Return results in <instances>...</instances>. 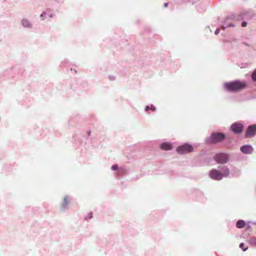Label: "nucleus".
I'll list each match as a JSON object with an SVG mask.
<instances>
[{"label":"nucleus","instance_id":"12","mask_svg":"<svg viewBox=\"0 0 256 256\" xmlns=\"http://www.w3.org/2000/svg\"><path fill=\"white\" fill-rule=\"evenodd\" d=\"M68 202L67 198H64L62 204V207L64 208H65L68 205Z\"/></svg>","mask_w":256,"mask_h":256},{"label":"nucleus","instance_id":"6","mask_svg":"<svg viewBox=\"0 0 256 256\" xmlns=\"http://www.w3.org/2000/svg\"><path fill=\"white\" fill-rule=\"evenodd\" d=\"M230 128L236 134H239L242 131L244 126L242 124L236 122L231 126Z\"/></svg>","mask_w":256,"mask_h":256},{"label":"nucleus","instance_id":"18","mask_svg":"<svg viewBox=\"0 0 256 256\" xmlns=\"http://www.w3.org/2000/svg\"><path fill=\"white\" fill-rule=\"evenodd\" d=\"M88 218H92V213H91V212H90V213H89V214H88Z\"/></svg>","mask_w":256,"mask_h":256},{"label":"nucleus","instance_id":"22","mask_svg":"<svg viewBox=\"0 0 256 256\" xmlns=\"http://www.w3.org/2000/svg\"><path fill=\"white\" fill-rule=\"evenodd\" d=\"M90 132H88V135H89V136H90Z\"/></svg>","mask_w":256,"mask_h":256},{"label":"nucleus","instance_id":"4","mask_svg":"<svg viewBox=\"0 0 256 256\" xmlns=\"http://www.w3.org/2000/svg\"><path fill=\"white\" fill-rule=\"evenodd\" d=\"M192 146L187 144L179 146L176 148L178 153L180 154H184L187 152H189L192 150Z\"/></svg>","mask_w":256,"mask_h":256},{"label":"nucleus","instance_id":"14","mask_svg":"<svg viewBox=\"0 0 256 256\" xmlns=\"http://www.w3.org/2000/svg\"><path fill=\"white\" fill-rule=\"evenodd\" d=\"M252 78L254 81L256 82V70L252 72Z\"/></svg>","mask_w":256,"mask_h":256},{"label":"nucleus","instance_id":"11","mask_svg":"<svg viewBox=\"0 0 256 256\" xmlns=\"http://www.w3.org/2000/svg\"><path fill=\"white\" fill-rule=\"evenodd\" d=\"M22 24L25 27H30V24L29 21L26 19L22 20Z\"/></svg>","mask_w":256,"mask_h":256},{"label":"nucleus","instance_id":"2","mask_svg":"<svg viewBox=\"0 0 256 256\" xmlns=\"http://www.w3.org/2000/svg\"><path fill=\"white\" fill-rule=\"evenodd\" d=\"M230 170L226 166H224L222 168V172H220L216 169H212L209 173V176L210 178L213 180H220L222 179L223 177H226L229 175Z\"/></svg>","mask_w":256,"mask_h":256},{"label":"nucleus","instance_id":"8","mask_svg":"<svg viewBox=\"0 0 256 256\" xmlns=\"http://www.w3.org/2000/svg\"><path fill=\"white\" fill-rule=\"evenodd\" d=\"M241 151L245 154H249L252 152V148L248 145L244 146L240 148Z\"/></svg>","mask_w":256,"mask_h":256},{"label":"nucleus","instance_id":"1","mask_svg":"<svg viewBox=\"0 0 256 256\" xmlns=\"http://www.w3.org/2000/svg\"><path fill=\"white\" fill-rule=\"evenodd\" d=\"M247 86L245 81L234 80L224 84V88L228 91L236 92L244 89Z\"/></svg>","mask_w":256,"mask_h":256},{"label":"nucleus","instance_id":"20","mask_svg":"<svg viewBox=\"0 0 256 256\" xmlns=\"http://www.w3.org/2000/svg\"><path fill=\"white\" fill-rule=\"evenodd\" d=\"M46 14V13H42V14H41V16L42 17L43 16H44V15Z\"/></svg>","mask_w":256,"mask_h":256},{"label":"nucleus","instance_id":"16","mask_svg":"<svg viewBox=\"0 0 256 256\" xmlns=\"http://www.w3.org/2000/svg\"><path fill=\"white\" fill-rule=\"evenodd\" d=\"M246 25H247V22H242V27H245V26H246Z\"/></svg>","mask_w":256,"mask_h":256},{"label":"nucleus","instance_id":"10","mask_svg":"<svg viewBox=\"0 0 256 256\" xmlns=\"http://www.w3.org/2000/svg\"><path fill=\"white\" fill-rule=\"evenodd\" d=\"M236 227L239 228H242L246 226V222L243 220H239L236 222Z\"/></svg>","mask_w":256,"mask_h":256},{"label":"nucleus","instance_id":"21","mask_svg":"<svg viewBox=\"0 0 256 256\" xmlns=\"http://www.w3.org/2000/svg\"><path fill=\"white\" fill-rule=\"evenodd\" d=\"M229 26H234V25L232 24H230Z\"/></svg>","mask_w":256,"mask_h":256},{"label":"nucleus","instance_id":"9","mask_svg":"<svg viewBox=\"0 0 256 256\" xmlns=\"http://www.w3.org/2000/svg\"><path fill=\"white\" fill-rule=\"evenodd\" d=\"M160 148L163 150H168L172 149V145L168 142H164L160 146Z\"/></svg>","mask_w":256,"mask_h":256},{"label":"nucleus","instance_id":"19","mask_svg":"<svg viewBox=\"0 0 256 256\" xmlns=\"http://www.w3.org/2000/svg\"><path fill=\"white\" fill-rule=\"evenodd\" d=\"M168 4L166 2L164 4V8H167L168 7Z\"/></svg>","mask_w":256,"mask_h":256},{"label":"nucleus","instance_id":"17","mask_svg":"<svg viewBox=\"0 0 256 256\" xmlns=\"http://www.w3.org/2000/svg\"><path fill=\"white\" fill-rule=\"evenodd\" d=\"M220 32V29L219 28H217L216 31H215V34H218V33Z\"/></svg>","mask_w":256,"mask_h":256},{"label":"nucleus","instance_id":"15","mask_svg":"<svg viewBox=\"0 0 256 256\" xmlns=\"http://www.w3.org/2000/svg\"><path fill=\"white\" fill-rule=\"evenodd\" d=\"M118 165H116V164L113 165L112 166V169L114 170H117L118 169Z\"/></svg>","mask_w":256,"mask_h":256},{"label":"nucleus","instance_id":"13","mask_svg":"<svg viewBox=\"0 0 256 256\" xmlns=\"http://www.w3.org/2000/svg\"><path fill=\"white\" fill-rule=\"evenodd\" d=\"M240 248H241L243 251H246L248 249V247H245L244 244V243H241L240 244Z\"/></svg>","mask_w":256,"mask_h":256},{"label":"nucleus","instance_id":"7","mask_svg":"<svg viewBox=\"0 0 256 256\" xmlns=\"http://www.w3.org/2000/svg\"><path fill=\"white\" fill-rule=\"evenodd\" d=\"M256 134V126L252 125L250 126L246 132V137L251 138Z\"/></svg>","mask_w":256,"mask_h":256},{"label":"nucleus","instance_id":"3","mask_svg":"<svg viewBox=\"0 0 256 256\" xmlns=\"http://www.w3.org/2000/svg\"><path fill=\"white\" fill-rule=\"evenodd\" d=\"M224 138V134L222 133H213L210 136V142L212 143H217L222 140Z\"/></svg>","mask_w":256,"mask_h":256},{"label":"nucleus","instance_id":"5","mask_svg":"<svg viewBox=\"0 0 256 256\" xmlns=\"http://www.w3.org/2000/svg\"><path fill=\"white\" fill-rule=\"evenodd\" d=\"M214 160L218 163L224 164L226 162L228 156L224 154H219L214 156Z\"/></svg>","mask_w":256,"mask_h":256}]
</instances>
